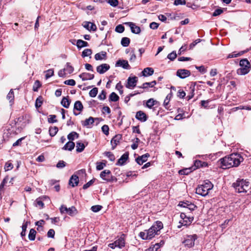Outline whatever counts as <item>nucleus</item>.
Wrapping results in <instances>:
<instances>
[{
    "label": "nucleus",
    "instance_id": "de8ad7c7",
    "mask_svg": "<svg viewBox=\"0 0 251 251\" xmlns=\"http://www.w3.org/2000/svg\"><path fill=\"white\" fill-rule=\"evenodd\" d=\"M41 86V83L40 82L37 80L35 81L33 86V90L34 92H37L38 91L39 88Z\"/></svg>",
    "mask_w": 251,
    "mask_h": 251
},
{
    "label": "nucleus",
    "instance_id": "4c0bfd02",
    "mask_svg": "<svg viewBox=\"0 0 251 251\" xmlns=\"http://www.w3.org/2000/svg\"><path fill=\"white\" fill-rule=\"evenodd\" d=\"M36 230L33 228L31 229L28 234V239L31 241L34 240L36 237Z\"/></svg>",
    "mask_w": 251,
    "mask_h": 251
},
{
    "label": "nucleus",
    "instance_id": "052dcab7",
    "mask_svg": "<svg viewBox=\"0 0 251 251\" xmlns=\"http://www.w3.org/2000/svg\"><path fill=\"white\" fill-rule=\"evenodd\" d=\"M107 2L113 7H116L118 4L119 1L118 0H107Z\"/></svg>",
    "mask_w": 251,
    "mask_h": 251
},
{
    "label": "nucleus",
    "instance_id": "e2e57ef3",
    "mask_svg": "<svg viewBox=\"0 0 251 251\" xmlns=\"http://www.w3.org/2000/svg\"><path fill=\"white\" fill-rule=\"evenodd\" d=\"M9 179V177L8 176H6L4 177V178L3 179L2 182L1 183L0 185V191H1L3 188L4 186L5 185L6 183L7 182V181Z\"/></svg>",
    "mask_w": 251,
    "mask_h": 251
},
{
    "label": "nucleus",
    "instance_id": "680f3d73",
    "mask_svg": "<svg viewBox=\"0 0 251 251\" xmlns=\"http://www.w3.org/2000/svg\"><path fill=\"white\" fill-rule=\"evenodd\" d=\"M95 181V178L91 179V180H90L89 182H88L87 183H86L83 186V189H87L88 188H89L91 185H92L93 184V183Z\"/></svg>",
    "mask_w": 251,
    "mask_h": 251
},
{
    "label": "nucleus",
    "instance_id": "20e7f679",
    "mask_svg": "<svg viewBox=\"0 0 251 251\" xmlns=\"http://www.w3.org/2000/svg\"><path fill=\"white\" fill-rule=\"evenodd\" d=\"M232 185L238 193H246L250 189L249 181L244 179H238Z\"/></svg>",
    "mask_w": 251,
    "mask_h": 251
},
{
    "label": "nucleus",
    "instance_id": "3c124183",
    "mask_svg": "<svg viewBox=\"0 0 251 251\" xmlns=\"http://www.w3.org/2000/svg\"><path fill=\"white\" fill-rule=\"evenodd\" d=\"M56 116L55 115H50L49 118L48 119V122L49 123H56L57 120L56 119Z\"/></svg>",
    "mask_w": 251,
    "mask_h": 251
},
{
    "label": "nucleus",
    "instance_id": "5701e85b",
    "mask_svg": "<svg viewBox=\"0 0 251 251\" xmlns=\"http://www.w3.org/2000/svg\"><path fill=\"white\" fill-rule=\"evenodd\" d=\"M75 146V144L74 142L73 141H69L62 148V150L71 151L74 149Z\"/></svg>",
    "mask_w": 251,
    "mask_h": 251
},
{
    "label": "nucleus",
    "instance_id": "c85d7f7f",
    "mask_svg": "<svg viewBox=\"0 0 251 251\" xmlns=\"http://www.w3.org/2000/svg\"><path fill=\"white\" fill-rule=\"evenodd\" d=\"M76 45L78 49L88 46V43L83 40L79 39L76 41Z\"/></svg>",
    "mask_w": 251,
    "mask_h": 251
},
{
    "label": "nucleus",
    "instance_id": "a211bd4d",
    "mask_svg": "<svg viewBox=\"0 0 251 251\" xmlns=\"http://www.w3.org/2000/svg\"><path fill=\"white\" fill-rule=\"evenodd\" d=\"M115 244L120 249L124 247L125 245V235L123 234L118 239L115 241Z\"/></svg>",
    "mask_w": 251,
    "mask_h": 251
},
{
    "label": "nucleus",
    "instance_id": "393cba45",
    "mask_svg": "<svg viewBox=\"0 0 251 251\" xmlns=\"http://www.w3.org/2000/svg\"><path fill=\"white\" fill-rule=\"evenodd\" d=\"M106 52L104 51H102L100 52L97 53L95 55V59L96 60H101L105 59L106 58Z\"/></svg>",
    "mask_w": 251,
    "mask_h": 251
},
{
    "label": "nucleus",
    "instance_id": "6ab92c4d",
    "mask_svg": "<svg viewBox=\"0 0 251 251\" xmlns=\"http://www.w3.org/2000/svg\"><path fill=\"white\" fill-rule=\"evenodd\" d=\"M82 25L84 28L89 31H95L97 29L95 24L91 23L89 22H85L83 23Z\"/></svg>",
    "mask_w": 251,
    "mask_h": 251
},
{
    "label": "nucleus",
    "instance_id": "69168bd1",
    "mask_svg": "<svg viewBox=\"0 0 251 251\" xmlns=\"http://www.w3.org/2000/svg\"><path fill=\"white\" fill-rule=\"evenodd\" d=\"M210 101H211V100L210 99L207 100H201V105L205 108H207L208 104Z\"/></svg>",
    "mask_w": 251,
    "mask_h": 251
},
{
    "label": "nucleus",
    "instance_id": "423d86ee",
    "mask_svg": "<svg viewBox=\"0 0 251 251\" xmlns=\"http://www.w3.org/2000/svg\"><path fill=\"white\" fill-rule=\"evenodd\" d=\"M198 236L196 234L187 235L184 238L182 243L184 246L188 248H192L194 246L195 241L197 239Z\"/></svg>",
    "mask_w": 251,
    "mask_h": 251
},
{
    "label": "nucleus",
    "instance_id": "9b49d317",
    "mask_svg": "<svg viewBox=\"0 0 251 251\" xmlns=\"http://www.w3.org/2000/svg\"><path fill=\"white\" fill-rule=\"evenodd\" d=\"M191 72L189 70L186 69H178L176 73V76L181 79H184L190 76Z\"/></svg>",
    "mask_w": 251,
    "mask_h": 251
},
{
    "label": "nucleus",
    "instance_id": "412c9836",
    "mask_svg": "<svg viewBox=\"0 0 251 251\" xmlns=\"http://www.w3.org/2000/svg\"><path fill=\"white\" fill-rule=\"evenodd\" d=\"M150 156V154L148 153H147L145 154H143L141 156H138L136 159V162L140 165H142L144 162H146L148 158Z\"/></svg>",
    "mask_w": 251,
    "mask_h": 251
},
{
    "label": "nucleus",
    "instance_id": "6e6d98bb",
    "mask_svg": "<svg viewBox=\"0 0 251 251\" xmlns=\"http://www.w3.org/2000/svg\"><path fill=\"white\" fill-rule=\"evenodd\" d=\"M102 207L101 205H96L92 206L91 209L94 212H98L101 209Z\"/></svg>",
    "mask_w": 251,
    "mask_h": 251
},
{
    "label": "nucleus",
    "instance_id": "7ed1b4c3",
    "mask_svg": "<svg viewBox=\"0 0 251 251\" xmlns=\"http://www.w3.org/2000/svg\"><path fill=\"white\" fill-rule=\"evenodd\" d=\"M213 187V184L207 180L204 182L203 184L199 185L196 189V193L201 196L205 197L208 195L209 191Z\"/></svg>",
    "mask_w": 251,
    "mask_h": 251
},
{
    "label": "nucleus",
    "instance_id": "4468645a",
    "mask_svg": "<svg viewBox=\"0 0 251 251\" xmlns=\"http://www.w3.org/2000/svg\"><path fill=\"white\" fill-rule=\"evenodd\" d=\"M115 66L116 67H122L123 68L127 70L130 69V66L126 60H118L116 63Z\"/></svg>",
    "mask_w": 251,
    "mask_h": 251
},
{
    "label": "nucleus",
    "instance_id": "b1692460",
    "mask_svg": "<svg viewBox=\"0 0 251 251\" xmlns=\"http://www.w3.org/2000/svg\"><path fill=\"white\" fill-rule=\"evenodd\" d=\"M154 70L152 68L147 67L145 68L142 72L144 76H151L153 75Z\"/></svg>",
    "mask_w": 251,
    "mask_h": 251
},
{
    "label": "nucleus",
    "instance_id": "13d9d810",
    "mask_svg": "<svg viewBox=\"0 0 251 251\" xmlns=\"http://www.w3.org/2000/svg\"><path fill=\"white\" fill-rule=\"evenodd\" d=\"M109 127L107 125H104L101 127V130L102 132L106 135L109 134Z\"/></svg>",
    "mask_w": 251,
    "mask_h": 251
},
{
    "label": "nucleus",
    "instance_id": "774afa93",
    "mask_svg": "<svg viewBox=\"0 0 251 251\" xmlns=\"http://www.w3.org/2000/svg\"><path fill=\"white\" fill-rule=\"evenodd\" d=\"M159 248V245L158 244H155L153 247H150L146 250V251H157Z\"/></svg>",
    "mask_w": 251,
    "mask_h": 251
},
{
    "label": "nucleus",
    "instance_id": "dca6fc26",
    "mask_svg": "<svg viewBox=\"0 0 251 251\" xmlns=\"http://www.w3.org/2000/svg\"><path fill=\"white\" fill-rule=\"evenodd\" d=\"M79 183V178L77 176L73 175L70 177L69 181V184L72 187L77 186Z\"/></svg>",
    "mask_w": 251,
    "mask_h": 251
},
{
    "label": "nucleus",
    "instance_id": "0e129e2a",
    "mask_svg": "<svg viewBox=\"0 0 251 251\" xmlns=\"http://www.w3.org/2000/svg\"><path fill=\"white\" fill-rule=\"evenodd\" d=\"M223 12V10L222 8H218L215 10V11L213 13L212 16L216 17L220 15Z\"/></svg>",
    "mask_w": 251,
    "mask_h": 251
},
{
    "label": "nucleus",
    "instance_id": "0eeeda50",
    "mask_svg": "<svg viewBox=\"0 0 251 251\" xmlns=\"http://www.w3.org/2000/svg\"><path fill=\"white\" fill-rule=\"evenodd\" d=\"M100 177L107 182H113L114 180L116 181V177L111 175V171L109 170H105L102 171L100 174Z\"/></svg>",
    "mask_w": 251,
    "mask_h": 251
},
{
    "label": "nucleus",
    "instance_id": "09e8293b",
    "mask_svg": "<svg viewBox=\"0 0 251 251\" xmlns=\"http://www.w3.org/2000/svg\"><path fill=\"white\" fill-rule=\"evenodd\" d=\"M92 53V51L91 49H85L82 52V56L83 57H87L90 55Z\"/></svg>",
    "mask_w": 251,
    "mask_h": 251
},
{
    "label": "nucleus",
    "instance_id": "8fccbe9b",
    "mask_svg": "<svg viewBox=\"0 0 251 251\" xmlns=\"http://www.w3.org/2000/svg\"><path fill=\"white\" fill-rule=\"evenodd\" d=\"M98 92V89L95 87L90 91L89 95L91 97L94 98L97 96Z\"/></svg>",
    "mask_w": 251,
    "mask_h": 251
},
{
    "label": "nucleus",
    "instance_id": "79ce46f5",
    "mask_svg": "<svg viewBox=\"0 0 251 251\" xmlns=\"http://www.w3.org/2000/svg\"><path fill=\"white\" fill-rule=\"evenodd\" d=\"M187 214H186V212H181L180 214L181 218L183 220L185 219H187L189 221V222L191 223L194 219L193 217H190V215L187 216Z\"/></svg>",
    "mask_w": 251,
    "mask_h": 251
},
{
    "label": "nucleus",
    "instance_id": "cd10ccee",
    "mask_svg": "<svg viewBox=\"0 0 251 251\" xmlns=\"http://www.w3.org/2000/svg\"><path fill=\"white\" fill-rule=\"evenodd\" d=\"M248 51L247 50L241 51L239 52L238 53H236V51L233 52L232 53L229 54L227 56V58L236 57L239 56L243 55L244 53H246Z\"/></svg>",
    "mask_w": 251,
    "mask_h": 251
},
{
    "label": "nucleus",
    "instance_id": "9d476101",
    "mask_svg": "<svg viewBox=\"0 0 251 251\" xmlns=\"http://www.w3.org/2000/svg\"><path fill=\"white\" fill-rule=\"evenodd\" d=\"M138 81V77L137 76H129L127 79V83L126 87L129 89H132L134 88Z\"/></svg>",
    "mask_w": 251,
    "mask_h": 251
},
{
    "label": "nucleus",
    "instance_id": "72a5a7b5",
    "mask_svg": "<svg viewBox=\"0 0 251 251\" xmlns=\"http://www.w3.org/2000/svg\"><path fill=\"white\" fill-rule=\"evenodd\" d=\"M78 137L79 134L75 131H73L71 132L67 136L68 139L70 140L69 141H72L74 140L75 137L76 138H78Z\"/></svg>",
    "mask_w": 251,
    "mask_h": 251
},
{
    "label": "nucleus",
    "instance_id": "a19ab883",
    "mask_svg": "<svg viewBox=\"0 0 251 251\" xmlns=\"http://www.w3.org/2000/svg\"><path fill=\"white\" fill-rule=\"evenodd\" d=\"M58 131L57 126L51 127L49 129V133L50 136L53 137L55 136Z\"/></svg>",
    "mask_w": 251,
    "mask_h": 251
},
{
    "label": "nucleus",
    "instance_id": "f257e3e1",
    "mask_svg": "<svg viewBox=\"0 0 251 251\" xmlns=\"http://www.w3.org/2000/svg\"><path fill=\"white\" fill-rule=\"evenodd\" d=\"M243 158L238 153L231 154L229 156L221 158L218 163L223 169H226L233 167L239 166Z\"/></svg>",
    "mask_w": 251,
    "mask_h": 251
},
{
    "label": "nucleus",
    "instance_id": "2eb2a0df",
    "mask_svg": "<svg viewBox=\"0 0 251 251\" xmlns=\"http://www.w3.org/2000/svg\"><path fill=\"white\" fill-rule=\"evenodd\" d=\"M110 69V66L108 64L103 63L97 67V71L100 74L105 73Z\"/></svg>",
    "mask_w": 251,
    "mask_h": 251
},
{
    "label": "nucleus",
    "instance_id": "1a4fd4ad",
    "mask_svg": "<svg viewBox=\"0 0 251 251\" xmlns=\"http://www.w3.org/2000/svg\"><path fill=\"white\" fill-rule=\"evenodd\" d=\"M60 210L61 213H67L71 216L76 213V209L74 206L68 208L66 206L62 205L60 208Z\"/></svg>",
    "mask_w": 251,
    "mask_h": 251
},
{
    "label": "nucleus",
    "instance_id": "338daca9",
    "mask_svg": "<svg viewBox=\"0 0 251 251\" xmlns=\"http://www.w3.org/2000/svg\"><path fill=\"white\" fill-rule=\"evenodd\" d=\"M64 84L70 86H74L75 84V81L74 79H68L64 81Z\"/></svg>",
    "mask_w": 251,
    "mask_h": 251
},
{
    "label": "nucleus",
    "instance_id": "58836bf2",
    "mask_svg": "<svg viewBox=\"0 0 251 251\" xmlns=\"http://www.w3.org/2000/svg\"><path fill=\"white\" fill-rule=\"evenodd\" d=\"M130 39L127 37H123L121 40V45L124 47H126L128 46L130 44Z\"/></svg>",
    "mask_w": 251,
    "mask_h": 251
},
{
    "label": "nucleus",
    "instance_id": "ea45409f",
    "mask_svg": "<svg viewBox=\"0 0 251 251\" xmlns=\"http://www.w3.org/2000/svg\"><path fill=\"white\" fill-rule=\"evenodd\" d=\"M6 98L10 102H13L14 100V94L13 89H11L7 95Z\"/></svg>",
    "mask_w": 251,
    "mask_h": 251
},
{
    "label": "nucleus",
    "instance_id": "aec40b11",
    "mask_svg": "<svg viewBox=\"0 0 251 251\" xmlns=\"http://www.w3.org/2000/svg\"><path fill=\"white\" fill-rule=\"evenodd\" d=\"M135 118L142 122H144L147 120L146 114L142 111L137 112Z\"/></svg>",
    "mask_w": 251,
    "mask_h": 251
},
{
    "label": "nucleus",
    "instance_id": "f8f14e48",
    "mask_svg": "<svg viewBox=\"0 0 251 251\" xmlns=\"http://www.w3.org/2000/svg\"><path fill=\"white\" fill-rule=\"evenodd\" d=\"M122 139V135L121 134H117L111 140V144L112 145V149L114 150L116 146L120 143V141Z\"/></svg>",
    "mask_w": 251,
    "mask_h": 251
},
{
    "label": "nucleus",
    "instance_id": "4d7b16f0",
    "mask_svg": "<svg viewBox=\"0 0 251 251\" xmlns=\"http://www.w3.org/2000/svg\"><path fill=\"white\" fill-rule=\"evenodd\" d=\"M47 74L45 75V77L47 79L54 75V71L53 69H49L46 71Z\"/></svg>",
    "mask_w": 251,
    "mask_h": 251
},
{
    "label": "nucleus",
    "instance_id": "c03bdc74",
    "mask_svg": "<svg viewBox=\"0 0 251 251\" xmlns=\"http://www.w3.org/2000/svg\"><path fill=\"white\" fill-rule=\"evenodd\" d=\"M65 71L67 72L68 74H72L74 70V67L70 65V63H67L66 67L64 68Z\"/></svg>",
    "mask_w": 251,
    "mask_h": 251
},
{
    "label": "nucleus",
    "instance_id": "2f4dec72",
    "mask_svg": "<svg viewBox=\"0 0 251 251\" xmlns=\"http://www.w3.org/2000/svg\"><path fill=\"white\" fill-rule=\"evenodd\" d=\"M106 160H102V162H97L96 163V169L98 171L101 170L106 166Z\"/></svg>",
    "mask_w": 251,
    "mask_h": 251
},
{
    "label": "nucleus",
    "instance_id": "39448f33",
    "mask_svg": "<svg viewBox=\"0 0 251 251\" xmlns=\"http://www.w3.org/2000/svg\"><path fill=\"white\" fill-rule=\"evenodd\" d=\"M239 65L240 68L237 70V73L239 75H245L248 74L250 70L251 65L247 59H241Z\"/></svg>",
    "mask_w": 251,
    "mask_h": 251
},
{
    "label": "nucleus",
    "instance_id": "473e14b6",
    "mask_svg": "<svg viewBox=\"0 0 251 251\" xmlns=\"http://www.w3.org/2000/svg\"><path fill=\"white\" fill-rule=\"evenodd\" d=\"M94 118L90 117L83 122L82 125L84 126H88L90 124L92 125L94 123Z\"/></svg>",
    "mask_w": 251,
    "mask_h": 251
},
{
    "label": "nucleus",
    "instance_id": "5fc2aeb1",
    "mask_svg": "<svg viewBox=\"0 0 251 251\" xmlns=\"http://www.w3.org/2000/svg\"><path fill=\"white\" fill-rule=\"evenodd\" d=\"M125 30V27L122 25H118L115 28V31L118 33H123Z\"/></svg>",
    "mask_w": 251,
    "mask_h": 251
},
{
    "label": "nucleus",
    "instance_id": "c756f323",
    "mask_svg": "<svg viewBox=\"0 0 251 251\" xmlns=\"http://www.w3.org/2000/svg\"><path fill=\"white\" fill-rule=\"evenodd\" d=\"M83 109V106L82 102L80 101H76L74 104V110H76L80 111H82Z\"/></svg>",
    "mask_w": 251,
    "mask_h": 251
},
{
    "label": "nucleus",
    "instance_id": "ddd939ff",
    "mask_svg": "<svg viewBox=\"0 0 251 251\" xmlns=\"http://www.w3.org/2000/svg\"><path fill=\"white\" fill-rule=\"evenodd\" d=\"M125 24L130 27L131 31L133 33L139 34L140 33V27L138 26H137L135 24L132 22H127Z\"/></svg>",
    "mask_w": 251,
    "mask_h": 251
},
{
    "label": "nucleus",
    "instance_id": "a878e982",
    "mask_svg": "<svg viewBox=\"0 0 251 251\" xmlns=\"http://www.w3.org/2000/svg\"><path fill=\"white\" fill-rule=\"evenodd\" d=\"M71 103V100H69L68 96L67 97H63L61 101V105L65 108H69Z\"/></svg>",
    "mask_w": 251,
    "mask_h": 251
},
{
    "label": "nucleus",
    "instance_id": "37998d69",
    "mask_svg": "<svg viewBox=\"0 0 251 251\" xmlns=\"http://www.w3.org/2000/svg\"><path fill=\"white\" fill-rule=\"evenodd\" d=\"M195 84H194L193 85H191L190 87V91H191V94L187 96L186 99L187 100H191L194 96V91H195Z\"/></svg>",
    "mask_w": 251,
    "mask_h": 251
},
{
    "label": "nucleus",
    "instance_id": "bf43d9fd",
    "mask_svg": "<svg viewBox=\"0 0 251 251\" xmlns=\"http://www.w3.org/2000/svg\"><path fill=\"white\" fill-rule=\"evenodd\" d=\"M176 57V53L175 51L169 53L167 56V58L172 61L174 60Z\"/></svg>",
    "mask_w": 251,
    "mask_h": 251
},
{
    "label": "nucleus",
    "instance_id": "603ef678",
    "mask_svg": "<svg viewBox=\"0 0 251 251\" xmlns=\"http://www.w3.org/2000/svg\"><path fill=\"white\" fill-rule=\"evenodd\" d=\"M172 93L171 92L167 96V97H166V98L164 101V105L166 108H167V105L168 104V103L169 102L170 99L172 97Z\"/></svg>",
    "mask_w": 251,
    "mask_h": 251
},
{
    "label": "nucleus",
    "instance_id": "6e6552de",
    "mask_svg": "<svg viewBox=\"0 0 251 251\" xmlns=\"http://www.w3.org/2000/svg\"><path fill=\"white\" fill-rule=\"evenodd\" d=\"M178 206L186 208V210H190V211H194L197 207L194 203L188 201H180Z\"/></svg>",
    "mask_w": 251,
    "mask_h": 251
},
{
    "label": "nucleus",
    "instance_id": "7c9ffc66",
    "mask_svg": "<svg viewBox=\"0 0 251 251\" xmlns=\"http://www.w3.org/2000/svg\"><path fill=\"white\" fill-rule=\"evenodd\" d=\"M156 84V82L155 80H153L150 82H145L144 83L142 86H140V88L146 89L148 87H153Z\"/></svg>",
    "mask_w": 251,
    "mask_h": 251
},
{
    "label": "nucleus",
    "instance_id": "864d4df0",
    "mask_svg": "<svg viewBox=\"0 0 251 251\" xmlns=\"http://www.w3.org/2000/svg\"><path fill=\"white\" fill-rule=\"evenodd\" d=\"M155 100H153V99H150L147 100L146 102V106L149 108H151L154 105Z\"/></svg>",
    "mask_w": 251,
    "mask_h": 251
},
{
    "label": "nucleus",
    "instance_id": "bb28decb",
    "mask_svg": "<svg viewBox=\"0 0 251 251\" xmlns=\"http://www.w3.org/2000/svg\"><path fill=\"white\" fill-rule=\"evenodd\" d=\"M194 166L197 169L200 167H206L208 166V164L207 162H202L199 160H196L195 161Z\"/></svg>",
    "mask_w": 251,
    "mask_h": 251
},
{
    "label": "nucleus",
    "instance_id": "4be33fe9",
    "mask_svg": "<svg viewBox=\"0 0 251 251\" xmlns=\"http://www.w3.org/2000/svg\"><path fill=\"white\" fill-rule=\"evenodd\" d=\"M79 76L83 81H85L93 79L94 77V75L88 73H83L79 75Z\"/></svg>",
    "mask_w": 251,
    "mask_h": 251
},
{
    "label": "nucleus",
    "instance_id": "c9c22d12",
    "mask_svg": "<svg viewBox=\"0 0 251 251\" xmlns=\"http://www.w3.org/2000/svg\"><path fill=\"white\" fill-rule=\"evenodd\" d=\"M119 100V97L115 92L111 93L109 97V100L110 101L116 102Z\"/></svg>",
    "mask_w": 251,
    "mask_h": 251
},
{
    "label": "nucleus",
    "instance_id": "a18cd8bd",
    "mask_svg": "<svg viewBox=\"0 0 251 251\" xmlns=\"http://www.w3.org/2000/svg\"><path fill=\"white\" fill-rule=\"evenodd\" d=\"M104 154L111 161H114L115 159V157L113 153L110 151H105L104 152Z\"/></svg>",
    "mask_w": 251,
    "mask_h": 251
},
{
    "label": "nucleus",
    "instance_id": "f3484780",
    "mask_svg": "<svg viewBox=\"0 0 251 251\" xmlns=\"http://www.w3.org/2000/svg\"><path fill=\"white\" fill-rule=\"evenodd\" d=\"M129 156L128 152H125L123 154L121 157L118 160L116 163V165L122 166L125 164L126 161L128 159Z\"/></svg>",
    "mask_w": 251,
    "mask_h": 251
},
{
    "label": "nucleus",
    "instance_id": "49530a36",
    "mask_svg": "<svg viewBox=\"0 0 251 251\" xmlns=\"http://www.w3.org/2000/svg\"><path fill=\"white\" fill-rule=\"evenodd\" d=\"M191 172V168H185L178 171V174L180 175H187Z\"/></svg>",
    "mask_w": 251,
    "mask_h": 251
},
{
    "label": "nucleus",
    "instance_id": "e433bc0d",
    "mask_svg": "<svg viewBox=\"0 0 251 251\" xmlns=\"http://www.w3.org/2000/svg\"><path fill=\"white\" fill-rule=\"evenodd\" d=\"M76 151L77 152H82L85 149V146L83 143L78 142L76 143Z\"/></svg>",
    "mask_w": 251,
    "mask_h": 251
},
{
    "label": "nucleus",
    "instance_id": "f704fd0d",
    "mask_svg": "<svg viewBox=\"0 0 251 251\" xmlns=\"http://www.w3.org/2000/svg\"><path fill=\"white\" fill-rule=\"evenodd\" d=\"M43 103V98L42 96H39L36 100L35 106L36 108H39L41 106Z\"/></svg>",
    "mask_w": 251,
    "mask_h": 251
},
{
    "label": "nucleus",
    "instance_id": "f03ea898",
    "mask_svg": "<svg viewBox=\"0 0 251 251\" xmlns=\"http://www.w3.org/2000/svg\"><path fill=\"white\" fill-rule=\"evenodd\" d=\"M163 227V225L161 222L156 221L148 230L140 232L139 236L143 240H151L155 234H158V232Z\"/></svg>",
    "mask_w": 251,
    "mask_h": 251
}]
</instances>
